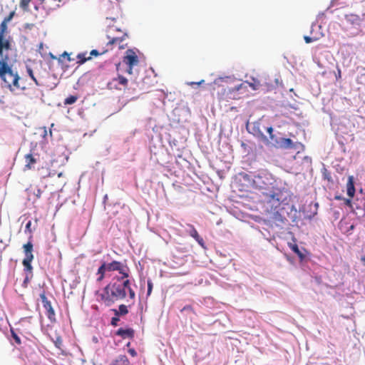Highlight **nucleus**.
Segmentation results:
<instances>
[{
  "instance_id": "obj_16",
  "label": "nucleus",
  "mask_w": 365,
  "mask_h": 365,
  "mask_svg": "<svg viewBox=\"0 0 365 365\" xmlns=\"http://www.w3.org/2000/svg\"><path fill=\"white\" fill-rule=\"evenodd\" d=\"M25 158V169L30 170L33 165L36 163V159L33 156L31 153L26 154Z\"/></svg>"
},
{
  "instance_id": "obj_40",
  "label": "nucleus",
  "mask_w": 365,
  "mask_h": 365,
  "mask_svg": "<svg viewBox=\"0 0 365 365\" xmlns=\"http://www.w3.org/2000/svg\"><path fill=\"white\" fill-rule=\"evenodd\" d=\"M62 56L64 57V58H66L68 61H71V58L70 57V54L68 53L66 51L62 54Z\"/></svg>"
},
{
  "instance_id": "obj_7",
  "label": "nucleus",
  "mask_w": 365,
  "mask_h": 365,
  "mask_svg": "<svg viewBox=\"0 0 365 365\" xmlns=\"http://www.w3.org/2000/svg\"><path fill=\"white\" fill-rule=\"evenodd\" d=\"M364 18L365 14H363L361 16L355 14H349L345 15L346 22L358 31H361L362 22Z\"/></svg>"
},
{
  "instance_id": "obj_26",
  "label": "nucleus",
  "mask_w": 365,
  "mask_h": 365,
  "mask_svg": "<svg viewBox=\"0 0 365 365\" xmlns=\"http://www.w3.org/2000/svg\"><path fill=\"white\" fill-rule=\"evenodd\" d=\"M319 38H320V37H319V36H313V37H310V36H304V41H305L307 43H312V42L317 41H318Z\"/></svg>"
},
{
  "instance_id": "obj_27",
  "label": "nucleus",
  "mask_w": 365,
  "mask_h": 365,
  "mask_svg": "<svg viewBox=\"0 0 365 365\" xmlns=\"http://www.w3.org/2000/svg\"><path fill=\"white\" fill-rule=\"evenodd\" d=\"M25 232H29L30 235L32 234L33 232V230L31 229V221H29L26 225V227H25ZM31 238L32 237V235H31L30 237Z\"/></svg>"
},
{
  "instance_id": "obj_20",
  "label": "nucleus",
  "mask_w": 365,
  "mask_h": 365,
  "mask_svg": "<svg viewBox=\"0 0 365 365\" xmlns=\"http://www.w3.org/2000/svg\"><path fill=\"white\" fill-rule=\"evenodd\" d=\"M113 365H129V359L125 355H120L115 360Z\"/></svg>"
},
{
  "instance_id": "obj_2",
  "label": "nucleus",
  "mask_w": 365,
  "mask_h": 365,
  "mask_svg": "<svg viewBox=\"0 0 365 365\" xmlns=\"http://www.w3.org/2000/svg\"><path fill=\"white\" fill-rule=\"evenodd\" d=\"M7 24L2 21L0 24V79L4 87L11 93H15L25 91L26 86L23 83L18 72L13 69L11 59L9 55V52L11 51L12 38L5 37Z\"/></svg>"
},
{
  "instance_id": "obj_38",
  "label": "nucleus",
  "mask_w": 365,
  "mask_h": 365,
  "mask_svg": "<svg viewBox=\"0 0 365 365\" xmlns=\"http://www.w3.org/2000/svg\"><path fill=\"white\" fill-rule=\"evenodd\" d=\"M204 82H205V81H204V80H201V81H199V82H190V83H188L187 84H188V85H190V86H194V85L200 86V85L202 84Z\"/></svg>"
},
{
  "instance_id": "obj_35",
  "label": "nucleus",
  "mask_w": 365,
  "mask_h": 365,
  "mask_svg": "<svg viewBox=\"0 0 365 365\" xmlns=\"http://www.w3.org/2000/svg\"><path fill=\"white\" fill-rule=\"evenodd\" d=\"M14 15V11L11 12V13L9 14V16H6V17L4 19V20H3V21H5V22H6V23H9V22L11 20V19L13 18Z\"/></svg>"
},
{
  "instance_id": "obj_49",
  "label": "nucleus",
  "mask_w": 365,
  "mask_h": 365,
  "mask_svg": "<svg viewBox=\"0 0 365 365\" xmlns=\"http://www.w3.org/2000/svg\"><path fill=\"white\" fill-rule=\"evenodd\" d=\"M337 76H339L340 77V76H341V71H340V70H339V73H337Z\"/></svg>"
},
{
  "instance_id": "obj_42",
  "label": "nucleus",
  "mask_w": 365,
  "mask_h": 365,
  "mask_svg": "<svg viewBox=\"0 0 365 365\" xmlns=\"http://www.w3.org/2000/svg\"><path fill=\"white\" fill-rule=\"evenodd\" d=\"M29 277L28 275L25 277V279L24 281V286L26 287L27 286V283L29 282Z\"/></svg>"
},
{
  "instance_id": "obj_39",
  "label": "nucleus",
  "mask_w": 365,
  "mask_h": 365,
  "mask_svg": "<svg viewBox=\"0 0 365 365\" xmlns=\"http://www.w3.org/2000/svg\"><path fill=\"white\" fill-rule=\"evenodd\" d=\"M128 353L133 357L137 356V352L134 349H130Z\"/></svg>"
},
{
  "instance_id": "obj_5",
  "label": "nucleus",
  "mask_w": 365,
  "mask_h": 365,
  "mask_svg": "<svg viewBox=\"0 0 365 365\" xmlns=\"http://www.w3.org/2000/svg\"><path fill=\"white\" fill-rule=\"evenodd\" d=\"M33 244L31 242H28L26 244L23 245L24 253L25 257L22 261V264L24 267V271L32 274L33 267L31 262L33 261L34 256L33 255Z\"/></svg>"
},
{
  "instance_id": "obj_23",
  "label": "nucleus",
  "mask_w": 365,
  "mask_h": 365,
  "mask_svg": "<svg viewBox=\"0 0 365 365\" xmlns=\"http://www.w3.org/2000/svg\"><path fill=\"white\" fill-rule=\"evenodd\" d=\"M26 71L31 80L34 82L35 85L39 86L41 84L35 77L33 70L30 67H26Z\"/></svg>"
},
{
  "instance_id": "obj_25",
  "label": "nucleus",
  "mask_w": 365,
  "mask_h": 365,
  "mask_svg": "<svg viewBox=\"0 0 365 365\" xmlns=\"http://www.w3.org/2000/svg\"><path fill=\"white\" fill-rule=\"evenodd\" d=\"M109 49H106V50H103L101 52L98 51V50H96V49H93L92 50L90 53H89V56H91V58L92 56H98L99 55H102V54H104L105 53H106Z\"/></svg>"
},
{
  "instance_id": "obj_8",
  "label": "nucleus",
  "mask_w": 365,
  "mask_h": 365,
  "mask_svg": "<svg viewBox=\"0 0 365 365\" xmlns=\"http://www.w3.org/2000/svg\"><path fill=\"white\" fill-rule=\"evenodd\" d=\"M128 81L122 75H118L116 78H113L108 83V86L110 89L121 90L123 88H125L128 87Z\"/></svg>"
},
{
  "instance_id": "obj_50",
  "label": "nucleus",
  "mask_w": 365,
  "mask_h": 365,
  "mask_svg": "<svg viewBox=\"0 0 365 365\" xmlns=\"http://www.w3.org/2000/svg\"><path fill=\"white\" fill-rule=\"evenodd\" d=\"M58 176L59 178H60V177H61V176H62V173H60L58 175Z\"/></svg>"
},
{
  "instance_id": "obj_21",
  "label": "nucleus",
  "mask_w": 365,
  "mask_h": 365,
  "mask_svg": "<svg viewBox=\"0 0 365 365\" xmlns=\"http://www.w3.org/2000/svg\"><path fill=\"white\" fill-rule=\"evenodd\" d=\"M241 86L242 84L239 86H235L234 88H223L222 95L225 96V98H230V95L234 91H238Z\"/></svg>"
},
{
  "instance_id": "obj_29",
  "label": "nucleus",
  "mask_w": 365,
  "mask_h": 365,
  "mask_svg": "<svg viewBox=\"0 0 365 365\" xmlns=\"http://www.w3.org/2000/svg\"><path fill=\"white\" fill-rule=\"evenodd\" d=\"M184 311H189L190 312H192V314H196V312L194 310L193 307L191 306V305H185L181 310L180 312H182Z\"/></svg>"
},
{
  "instance_id": "obj_44",
  "label": "nucleus",
  "mask_w": 365,
  "mask_h": 365,
  "mask_svg": "<svg viewBox=\"0 0 365 365\" xmlns=\"http://www.w3.org/2000/svg\"><path fill=\"white\" fill-rule=\"evenodd\" d=\"M47 135V130L46 127L43 128V136L45 137Z\"/></svg>"
},
{
  "instance_id": "obj_11",
  "label": "nucleus",
  "mask_w": 365,
  "mask_h": 365,
  "mask_svg": "<svg viewBox=\"0 0 365 365\" xmlns=\"http://www.w3.org/2000/svg\"><path fill=\"white\" fill-rule=\"evenodd\" d=\"M123 62L130 66H134L138 63V58L135 52L132 49L127 50L125 56L123 57Z\"/></svg>"
},
{
  "instance_id": "obj_41",
  "label": "nucleus",
  "mask_w": 365,
  "mask_h": 365,
  "mask_svg": "<svg viewBox=\"0 0 365 365\" xmlns=\"http://www.w3.org/2000/svg\"><path fill=\"white\" fill-rule=\"evenodd\" d=\"M133 66H128V68L126 70L127 73L128 74H132L133 73Z\"/></svg>"
},
{
  "instance_id": "obj_46",
  "label": "nucleus",
  "mask_w": 365,
  "mask_h": 365,
  "mask_svg": "<svg viewBox=\"0 0 365 365\" xmlns=\"http://www.w3.org/2000/svg\"><path fill=\"white\" fill-rule=\"evenodd\" d=\"M120 63H118V64H116V69H117V70H118V67L120 66Z\"/></svg>"
},
{
  "instance_id": "obj_15",
  "label": "nucleus",
  "mask_w": 365,
  "mask_h": 365,
  "mask_svg": "<svg viewBox=\"0 0 365 365\" xmlns=\"http://www.w3.org/2000/svg\"><path fill=\"white\" fill-rule=\"evenodd\" d=\"M106 272H108L107 267L106 266V262H103L102 264L98 267L96 273V274L98 275L96 281L98 282H101V281L103 280Z\"/></svg>"
},
{
  "instance_id": "obj_22",
  "label": "nucleus",
  "mask_w": 365,
  "mask_h": 365,
  "mask_svg": "<svg viewBox=\"0 0 365 365\" xmlns=\"http://www.w3.org/2000/svg\"><path fill=\"white\" fill-rule=\"evenodd\" d=\"M87 56V53H78L77 55V59H78L77 63H78L79 65H81V64L84 63L86 61L91 59V56Z\"/></svg>"
},
{
  "instance_id": "obj_14",
  "label": "nucleus",
  "mask_w": 365,
  "mask_h": 365,
  "mask_svg": "<svg viewBox=\"0 0 365 365\" xmlns=\"http://www.w3.org/2000/svg\"><path fill=\"white\" fill-rule=\"evenodd\" d=\"M347 195L350 198H352L355 195L354 179L352 175L348 177L346 182Z\"/></svg>"
},
{
  "instance_id": "obj_4",
  "label": "nucleus",
  "mask_w": 365,
  "mask_h": 365,
  "mask_svg": "<svg viewBox=\"0 0 365 365\" xmlns=\"http://www.w3.org/2000/svg\"><path fill=\"white\" fill-rule=\"evenodd\" d=\"M126 294V291L120 285V283L113 282L105 287L100 297L105 305L109 307L115 302L125 299Z\"/></svg>"
},
{
  "instance_id": "obj_34",
  "label": "nucleus",
  "mask_w": 365,
  "mask_h": 365,
  "mask_svg": "<svg viewBox=\"0 0 365 365\" xmlns=\"http://www.w3.org/2000/svg\"><path fill=\"white\" fill-rule=\"evenodd\" d=\"M14 15V11L11 12V13L9 14V16H6V17L4 19V20H3V21H5V22H6V23H9V22L11 20V19L13 18Z\"/></svg>"
},
{
  "instance_id": "obj_12",
  "label": "nucleus",
  "mask_w": 365,
  "mask_h": 365,
  "mask_svg": "<svg viewBox=\"0 0 365 365\" xmlns=\"http://www.w3.org/2000/svg\"><path fill=\"white\" fill-rule=\"evenodd\" d=\"M115 334L118 336H120L123 339H125V338L133 339L135 336V331L131 328H128V329H124L123 328H120L119 329H118Z\"/></svg>"
},
{
  "instance_id": "obj_3",
  "label": "nucleus",
  "mask_w": 365,
  "mask_h": 365,
  "mask_svg": "<svg viewBox=\"0 0 365 365\" xmlns=\"http://www.w3.org/2000/svg\"><path fill=\"white\" fill-rule=\"evenodd\" d=\"M114 20L115 19L106 18V24L108 27L106 37L108 39L106 46H110V49H113V46H118L119 49H124L127 44L123 42L128 35L118 27L111 25V21Z\"/></svg>"
},
{
  "instance_id": "obj_13",
  "label": "nucleus",
  "mask_w": 365,
  "mask_h": 365,
  "mask_svg": "<svg viewBox=\"0 0 365 365\" xmlns=\"http://www.w3.org/2000/svg\"><path fill=\"white\" fill-rule=\"evenodd\" d=\"M187 226L189 227L190 228V230H189V235L193 237L197 242L198 244L202 246V247H204V245H205V242H204V240L199 235L197 231L196 230V229L194 227L193 225H187Z\"/></svg>"
},
{
  "instance_id": "obj_1",
  "label": "nucleus",
  "mask_w": 365,
  "mask_h": 365,
  "mask_svg": "<svg viewBox=\"0 0 365 365\" xmlns=\"http://www.w3.org/2000/svg\"><path fill=\"white\" fill-rule=\"evenodd\" d=\"M245 181L260 192L270 207L271 212L280 215L279 207L287 199V191L278 186L276 178L267 170H259L255 175L240 174Z\"/></svg>"
},
{
  "instance_id": "obj_18",
  "label": "nucleus",
  "mask_w": 365,
  "mask_h": 365,
  "mask_svg": "<svg viewBox=\"0 0 365 365\" xmlns=\"http://www.w3.org/2000/svg\"><path fill=\"white\" fill-rule=\"evenodd\" d=\"M113 312L115 316H124L128 313V309L126 305L120 304L118 307V309H113Z\"/></svg>"
},
{
  "instance_id": "obj_53",
  "label": "nucleus",
  "mask_w": 365,
  "mask_h": 365,
  "mask_svg": "<svg viewBox=\"0 0 365 365\" xmlns=\"http://www.w3.org/2000/svg\"><path fill=\"white\" fill-rule=\"evenodd\" d=\"M41 3H43L45 0H39Z\"/></svg>"
},
{
  "instance_id": "obj_31",
  "label": "nucleus",
  "mask_w": 365,
  "mask_h": 365,
  "mask_svg": "<svg viewBox=\"0 0 365 365\" xmlns=\"http://www.w3.org/2000/svg\"><path fill=\"white\" fill-rule=\"evenodd\" d=\"M267 130L268 133L269 134V138H270L271 140L272 141L273 143H274V141L277 140L275 139L274 135L272 134L273 128L272 127H269V128H267Z\"/></svg>"
},
{
  "instance_id": "obj_48",
  "label": "nucleus",
  "mask_w": 365,
  "mask_h": 365,
  "mask_svg": "<svg viewBox=\"0 0 365 365\" xmlns=\"http://www.w3.org/2000/svg\"><path fill=\"white\" fill-rule=\"evenodd\" d=\"M337 76H339L340 77V76H341V71H340V70H339V73H337Z\"/></svg>"
},
{
  "instance_id": "obj_17",
  "label": "nucleus",
  "mask_w": 365,
  "mask_h": 365,
  "mask_svg": "<svg viewBox=\"0 0 365 365\" xmlns=\"http://www.w3.org/2000/svg\"><path fill=\"white\" fill-rule=\"evenodd\" d=\"M245 83H247L255 91L258 90L261 86L260 81L255 77H251L250 80L246 81Z\"/></svg>"
},
{
  "instance_id": "obj_37",
  "label": "nucleus",
  "mask_w": 365,
  "mask_h": 365,
  "mask_svg": "<svg viewBox=\"0 0 365 365\" xmlns=\"http://www.w3.org/2000/svg\"><path fill=\"white\" fill-rule=\"evenodd\" d=\"M30 0H21V6L24 9L29 6Z\"/></svg>"
},
{
  "instance_id": "obj_36",
  "label": "nucleus",
  "mask_w": 365,
  "mask_h": 365,
  "mask_svg": "<svg viewBox=\"0 0 365 365\" xmlns=\"http://www.w3.org/2000/svg\"><path fill=\"white\" fill-rule=\"evenodd\" d=\"M128 293H129V297L131 299H134L135 297V293L134 292V290L132 289V288H129L128 289Z\"/></svg>"
},
{
  "instance_id": "obj_10",
  "label": "nucleus",
  "mask_w": 365,
  "mask_h": 365,
  "mask_svg": "<svg viewBox=\"0 0 365 365\" xmlns=\"http://www.w3.org/2000/svg\"><path fill=\"white\" fill-rule=\"evenodd\" d=\"M40 298L41 299V302L43 303V306L46 310V314L49 319L52 320L54 319L55 317V312L51 306V302L48 300L45 292H42L40 294Z\"/></svg>"
},
{
  "instance_id": "obj_51",
  "label": "nucleus",
  "mask_w": 365,
  "mask_h": 365,
  "mask_svg": "<svg viewBox=\"0 0 365 365\" xmlns=\"http://www.w3.org/2000/svg\"><path fill=\"white\" fill-rule=\"evenodd\" d=\"M354 228V225H351V226L350 227V230H353Z\"/></svg>"
},
{
  "instance_id": "obj_28",
  "label": "nucleus",
  "mask_w": 365,
  "mask_h": 365,
  "mask_svg": "<svg viewBox=\"0 0 365 365\" xmlns=\"http://www.w3.org/2000/svg\"><path fill=\"white\" fill-rule=\"evenodd\" d=\"M121 287H123V289L126 291V289H128L130 287V282L129 279H125L123 281L122 284H120Z\"/></svg>"
},
{
  "instance_id": "obj_6",
  "label": "nucleus",
  "mask_w": 365,
  "mask_h": 365,
  "mask_svg": "<svg viewBox=\"0 0 365 365\" xmlns=\"http://www.w3.org/2000/svg\"><path fill=\"white\" fill-rule=\"evenodd\" d=\"M106 266L108 272L118 271L122 275L118 278V281L129 277V268L121 262L113 260L109 263L106 262Z\"/></svg>"
},
{
  "instance_id": "obj_47",
  "label": "nucleus",
  "mask_w": 365,
  "mask_h": 365,
  "mask_svg": "<svg viewBox=\"0 0 365 365\" xmlns=\"http://www.w3.org/2000/svg\"><path fill=\"white\" fill-rule=\"evenodd\" d=\"M361 259V261L365 262V257H362Z\"/></svg>"
},
{
  "instance_id": "obj_24",
  "label": "nucleus",
  "mask_w": 365,
  "mask_h": 365,
  "mask_svg": "<svg viewBox=\"0 0 365 365\" xmlns=\"http://www.w3.org/2000/svg\"><path fill=\"white\" fill-rule=\"evenodd\" d=\"M78 100L77 96H70L64 100V105H71L76 102Z\"/></svg>"
},
{
  "instance_id": "obj_45",
  "label": "nucleus",
  "mask_w": 365,
  "mask_h": 365,
  "mask_svg": "<svg viewBox=\"0 0 365 365\" xmlns=\"http://www.w3.org/2000/svg\"><path fill=\"white\" fill-rule=\"evenodd\" d=\"M38 193H37V197H40V195H41V191L38 190Z\"/></svg>"
},
{
  "instance_id": "obj_9",
  "label": "nucleus",
  "mask_w": 365,
  "mask_h": 365,
  "mask_svg": "<svg viewBox=\"0 0 365 365\" xmlns=\"http://www.w3.org/2000/svg\"><path fill=\"white\" fill-rule=\"evenodd\" d=\"M274 144L284 149H303V145L300 143H294L290 138H281L280 141L275 140Z\"/></svg>"
},
{
  "instance_id": "obj_43",
  "label": "nucleus",
  "mask_w": 365,
  "mask_h": 365,
  "mask_svg": "<svg viewBox=\"0 0 365 365\" xmlns=\"http://www.w3.org/2000/svg\"><path fill=\"white\" fill-rule=\"evenodd\" d=\"M351 198L346 199V200H345V204H346V205L350 206V205H351Z\"/></svg>"
},
{
  "instance_id": "obj_30",
  "label": "nucleus",
  "mask_w": 365,
  "mask_h": 365,
  "mask_svg": "<svg viewBox=\"0 0 365 365\" xmlns=\"http://www.w3.org/2000/svg\"><path fill=\"white\" fill-rule=\"evenodd\" d=\"M119 321H120L119 316L115 315V317L111 319L110 324L113 327H117Z\"/></svg>"
},
{
  "instance_id": "obj_33",
  "label": "nucleus",
  "mask_w": 365,
  "mask_h": 365,
  "mask_svg": "<svg viewBox=\"0 0 365 365\" xmlns=\"http://www.w3.org/2000/svg\"><path fill=\"white\" fill-rule=\"evenodd\" d=\"M152 289H153V282H151V280H148V292H147V295L148 296H150L151 292H152Z\"/></svg>"
},
{
  "instance_id": "obj_52",
  "label": "nucleus",
  "mask_w": 365,
  "mask_h": 365,
  "mask_svg": "<svg viewBox=\"0 0 365 365\" xmlns=\"http://www.w3.org/2000/svg\"><path fill=\"white\" fill-rule=\"evenodd\" d=\"M49 134H50L51 136H52V131L51 130L49 131Z\"/></svg>"
},
{
  "instance_id": "obj_19",
  "label": "nucleus",
  "mask_w": 365,
  "mask_h": 365,
  "mask_svg": "<svg viewBox=\"0 0 365 365\" xmlns=\"http://www.w3.org/2000/svg\"><path fill=\"white\" fill-rule=\"evenodd\" d=\"M289 247L290 249L299 257L301 261L304 260L305 255L299 250V247L297 244H289Z\"/></svg>"
},
{
  "instance_id": "obj_32",
  "label": "nucleus",
  "mask_w": 365,
  "mask_h": 365,
  "mask_svg": "<svg viewBox=\"0 0 365 365\" xmlns=\"http://www.w3.org/2000/svg\"><path fill=\"white\" fill-rule=\"evenodd\" d=\"M11 336L17 344H21L20 337L13 330H11Z\"/></svg>"
}]
</instances>
